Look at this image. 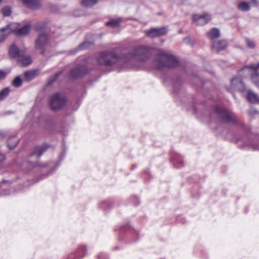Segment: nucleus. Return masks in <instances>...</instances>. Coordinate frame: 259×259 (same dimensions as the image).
<instances>
[{
  "instance_id": "nucleus-22",
  "label": "nucleus",
  "mask_w": 259,
  "mask_h": 259,
  "mask_svg": "<svg viewBox=\"0 0 259 259\" xmlns=\"http://www.w3.org/2000/svg\"><path fill=\"white\" fill-rule=\"evenodd\" d=\"M18 143V139L16 136H13L9 138L7 141L8 148L12 150L15 148Z\"/></svg>"
},
{
  "instance_id": "nucleus-3",
  "label": "nucleus",
  "mask_w": 259,
  "mask_h": 259,
  "mask_svg": "<svg viewBox=\"0 0 259 259\" xmlns=\"http://www.w3.org/2000/svg\"><path fill=\"white\" fill-rule=\"evenodd\" d=\"M151 48L149 47L141 46L135 48L128 53L123 57L124 65L123 67H130L135 60L145 61L151 56Z\"/></svg>"
},
{
  "instance_id": "nucleus-15",
  "label": "nucleus",
  "mask_w": 259,
  "mask_h": 259,
  "mask_svg": "<svg viewBox=\"0 0 259 259\" xmlns=\"http://www.w3.org/2000/svg\"><path fill=\"white\" fill-rule=\"evenodd\" d=\"M39 74V71L37 70H31L26 71L23 73V80L26 82H29L36 78Z\"/></svg>"
},
{
  "instance_id": "nucleus-28",
  "label": "nucleus",
  "mask_w": 259,
  "mask_h": 259,
  "mask_svg": "<svg viewBox=\"0 0 259 259\" xmlns=\"http://www.w3.org/2000/svg\"><path fill=\"white\" fill-rule=\"evenodd\" d=\"M63 73V71H60L56 73H55L54 75L51 76L48 81V85H52L59 77V76Z\"/></svg>"
},
{
  "instance_id": "nucleus-23",
  "label": "nucleus",
  "mask_w": 259,
  "mask_h": 259,
  "mask_svg": "<svg viewBox=\"0 0 259 259\" xmlns=\"http://www.w3.org/2000/svg\"><path fill=\"white\" fill-rule=\"evenodd\" d=\"M121 21L122 19L121 18L117 19H112L106 23V25L107 26H110L112 28H115L118 27L120 25Z\"/></svg>"
},
{
  "instance_id": "nucleus-12",
  "label": "nucleus",
  "mask_w": 259,
  "mask_h": 259,
  "mask_svg": "<svg viewBox=\"0 0 259 259\" xmlns=\"http://www.w3.org/2000/svg\"><path fill=\"white\" fill-rule=\"evenodd\" d=\"M49 147L47 144L35 146L29 155V158L33 156H35L37 159L39 158L47 150Z\"/></svg>"
},
{
  "instance_id": "nucleus-18",
  "label": "nucleus",
  "mask_w": 259,
  "mask_h": 259,
  "mask_svg": "<svg viewBox=\"0 0 259 259\" xmlns=\"http://www.w3.org/2000/svg\"><path fill=\"white\" fill-rule=\"evenodd\" d=\"M23 51H20L15 45H12L9 49V55L12 58H18Z\"/></svg>"
},
{
  "instance_id": "nucleus-43",
  "label": "nucleus",
  "mask_w": 259,
  "mask_h": 259,
  "mask_svg": "<svg viewBox=\"0 0 259 259\" xmlns=\"http://www.w3.org/2000/svg\"><path fill=\"white\" fill-rule=\"evenodd\" d=\"M2 0H0V4H1V3H2Z\"/></svg>"
},
{
  "instance_id": "nucleus-34",
  "label": "nucleus",
  "mask_w": 259,
  "mask_h": 259,
  "mask_svg": "<svg viewBox=\"0 0 259 259\" xmlns=\"http://www.w3.org/2000/svg\"><path fill=\"white\" fill-rule=\"evenodd\" d=\"M46 25L45 23H37L34 26V30L36 31H40L45 29Z\"/></svg>"
},
{
  "instance_id": "nucleus-31",
  "label": "nucleus",
  "mask_w": 259,
  "mask_h": 259,
  "mask_svg": "<svg viewBox=\"0 0 259 259\" xmlns=\"http://www.w3.org/2000/svg\"><path fill=\"white\" fill-rule=\"evenodd\" d=\"M22 84V80L19 76L16 77L12 82V85L16 88L20 87Z\"/></svg>"
},
{
  "instance_id": "nucleus-1",
  "label": "nucleus",
  "mask_w": 259,
  "mask_h": 259,
  "mask_svg": "<svg viewBox=\"0 0 259 259\" xmlns=\"http://www.w3.org/2000/svg\"><path fill=\"white\" fill-rule=\"evenodd\" d=\"M210 118L212 120L225 124L238 125L241 127L247 136L250 133V128L239 120L233 112L223 107L215 106L210 115Z\"/></svg>"
},
{
  "instance_id": "nucleus-35",
  "label": "nucleus",
  "mask_w": 259,
  "mask_h": 259,
  "mask_svg": "<svg viewBox=\"0 0 259 259\" xmlns=\"http://www.w3.org/2000/svg\"><path fill=\"white\" fill-rule=\"evenodd\" d=\"M3 15L4 16H9L11 14V10L9 7H5L2 10Z\"/></svg>"
},
{
  "instance_id": "nucleus-21",
  "label": "nucleus",
  "mask_w": 259,
  "mask_h": 259,
  "mask_svg": "<svg viewBox=\"0 0 259 259\" xmlns=\"http://www.w3.org/2000/svg\"><path fill=\"white\" fill-rule=\"evenodd\" d=\"M247 146H250L254 150H259V137H255L253 140L248 139V141L245 142Z\"/></svg>"
},
{
  "instance_id": "nucleus-2",
  "label": "nucleus",
  "mask_w": 259,
  "mask_h": 259,
  "mask_svg": "<svg viewBox=\"0 0 259 259\" xmlns=\"http://www.w3.org/2000/svg\"><path fill=\"white\" fill-rule=\"evenodd\" d=\"M123 48L117 47L110 51H104L99 53L97 57L98 63L102 65L110 66L117 63L123 62L125 53H122Z\"/></svg>"
},
{
  "instance_id": "nucleus-20",
  "label": "nucleus",
  "mask_w": 259,
  "mask_h": 259,
  "mask_svg": "<svg viewBox=\"0 0 259 259\" xmlns=\"http://www.w3.org/2000/svg\"><path fill=\"white\" fill-rule=\"evenodd\" d=\"M10 25L8 24L0 29V43L3 41L10 32Z\"/></svg>"
},
{
  "instance_id": "nucleus-13",
  "label": "nucleus",
  "mask_w": 259,
  "mask_h": 259,
  "mask_svg": "<svg viewBox=\"0 0 259 259\" xmlns=\"http://www.w3.org/2000/svg\"><path fill=\"white\" fill-rule=\"evenodd\" d=\"M227 46V42L225 40H219L214 41L211 43V49L213 52L219 53L221 51L224 50Z\"/></svg>"
},
{
  "instance_id": "nucleus-37",
  "label": "nucleus",
  "mask_w": 259,
  "mask_h": 259,
  "mask_svg": "<svg viewBox=\"0 0 259 259\" xmlns=\"http://www.w3.org/2000/svg\"><path fill=\"white\" fill-rule=\"evenodd\" d=\"M183 82L182 80L180 77H177L176 79L174 81V88L175 90H176V88L180 84H181Z\"/></svg>"
},
{
  "instance_id": "nucleus-9",
  "label": "nucleus",
  "mask_w": 259,
  "mask_h": 259,
  "mask_svg": "<svg viewBox=\"0 0 259 259\" xmlns=\"http://www.w3.org/2000/svg\"><path fill=\"white\" fill-rule=\"evenodd\" d=\"M211 20V16L208 13L195 14L193 16V20L197 25L203 26Z\"/></svg>"
},
{
  "instance_id": "nucleus-11",
  "label": "nucleus",
  "mask_w": 259,
  "mask_h": 259,
  "mask_svg": "<svg viewBox=\"0 0 259 259\" xmlns=\"http://www.w3.org/2000/svg\"><path fill=\"white\" fill-rule=\"evenodd\" d=\"M231 88L238 92H243L245 91V84L239 77H234L231 80Z\"/></svg>"
},
{
  "instance_id": "nucleus-41",
  "label": "nucleus",
  "mask_w": 259,
  "mask_h": 259,
  "mask_svg": "<svg viewBox=\"0 0 259 259\" xmlns=\"http://www.w3.org/2000/svg\"><path fill=\"white\" fill-rule=\"evenodd\" d=\"M6 76L5 72L3 70H0V79L4 78Z\"/></svg>"
},
{
  "instance_id": "nucleus-10",
  "label": "nucleus",
  "mask_w": 259,
  "mask_h": 259,
  "mask_svg": "<svg viewBox=\"0 0 259 259\" xmlns=\"http://www.w3.org/2000/svg\"><path fill=\"white\" fill-rule=\"evenodd\" d=\"M247 71V73L253 71V72L251 73V77L254 76L256 77L259 76V63L256 65L251 64L248 65H245L241 69L239 70V73L241 76H245L241 74L243 71Z\"/></svg>"
},
{
  "instance_id": "nucleus-5",
  "label": "nucleus",
  "mask_w": 259,
  "mask_h": 259,
  "mask_svg": "<svg viewBox=\"0 0 259 259\" xmlns=\"http://www.w3.org/2000/svg\"><path fill=\"white\" fill-rule=\"evenodd\" d=\"M66 103V96L61 93H57L53 95L50 98L49 102L51 109L54 111L62 109L65 106Z\"/></svg>"
},
{
  "instance_id": "nucleus-4",
  "label": "nucleus",
  "mask_w": 259,
  "mask_h": 259,
  "mask_svg": "<svg viewBox=\"0 0 259 259\" xmlns=\"http://www.w3.org/2000/svg\"><path fill=\"white\" fill-rule=\"evenodd\" d=\"M179 61L172 55L160 53L156 55L153 61L154 66L159 70L173 69L178 67Z\"/></svg>"
},
{
  "instance_id": "nucleus-8",
  "label": "nucleus",
  "mask_w": 259,
  "mask_h": 259,
  "mask_svg": "<svg viewBox=\"0 0 259 259\" xmlns=\"http://www.w3.org/2000/svg\"><path fill=\"white\" fill-rule=\"evenodd\" d=\"M167 32L166 27L152 28L145 30L146 35L150 38L159 37L165 35Z\"/></svg>"
},
{
  "instance_id": "nucleus-33",
  "label": "nucleus",
  "mask_w": 259,
  "mask_h": 259,
  "mask_svg": "<svg viewBox=\"0 0 259 259\" xmlns=\"http://www.w3.org/2000/svg\"><path fill=\"white\" fill-rule=\"evenodd\" d=\"M100 206L104 209L110 208L112 206V202L109 200L104 201L101 203Z\"/></svg>"
},
{
  "instance_id": "nucleus-32",
  "label": "nucleus",
  "mask_w": 259,
  "mask_h": 259,
  "mask_svg": "<svg viewBox=\"0 0 259 259\" xmlns=\"http://www.w3.org/2000/svg\"><path fill=\"white\" fill-rule=\"evenodd\" d=\"M10 89L9 88H5L0 91V101L4 100L9 95Z\"/></svg>"
},
{
  "instance_id": "nucleus-36",
  "label": "nucleus",
  "mask_w": 259,
  "mask_h": 259,
  "mask_svg": "<svg viewBox=\"0 0 259 259\" xmlns=\"http://www.w3.org/2000/svg\"><path fill=\"white\" fill-rule=\"evenodd\" d=\"M28 163L29 164V168H33V167H35L37 166H42V167H46V164H41L40 163H39V162H30V161H28Z\"/></svg>"
},
{
  "instance_id": "nucleus-40",
  "label": "nucleus",
  "mask_w": 259,
  "mask_h": 259,
  "mask_svg": "<svg viewBox=\"0 0 259 259\" xmlns=\"http://www.w3.org/2000/svg\"><path fill=\"white\" fill-rule=\"evenodd\" d=\"M98 259H107V257H106L105 254H104L103 253H101L98 255Z\"/></svg>"
},
{
  "instance_id": "nucleus-24",
  "label": "nucleus",
  "mask_w": 259,
  "mask_h": 259,
  "mask_svg": "<svg viewBox=\"0 0 259 259\" xmlns=\"http://www.w3.org/2000/svg\"><path fill=\"white\" fill-rule=\"evenodd\" d=\"M98 0H82L81 5L85 8H91L97 4Z\"/></svg>"
},
{
  "instance_id": "nucleus-19",
  "label": "nucleus",
  "mask_w": 259,
  "mask_h": 259,
  "mask_svg": "<svg viewBox=\"0 0 259 259\" xmlns=\"http://www.w3.org/2000/svg\"><path fill=\"white\" fill-rule=\"evenodd\" d=\"M18 58V61L21 62L24 66L28 65L32 62L31 57L29 56H25L24 51Z\"/></svg>"
},
{
  "instance_id": "nucleus-27",
  "label": "nucleus",
  "mask_w": 259,
  "mask_h": 259,
  "mask_svg": "<svg viewBox=\"0 0 259 259\" xmlns=\"http://www.w3.org/2000/svg\"><path fill=\"white\" fill-rule=\"evenodd\" d=\"M30 31V26L26 25L20 28L17 31V34L19 35H24L27 34Z\"/></svg>"
},
{
  "instance_id": "nucleus-38",
  "label": "nucleus",
  "mask_w": 259,
  "mask_h": 259,
  "mask_svg": "<svg viewBox=\"0 0 259 259\" xmlns=\"http://www.w3.org/2000/svg\"><path fill=\"white\" fill-rule=\"evenodd\" d=\"M251 80L252 82L259 89V78L252 76L251 77Z\"/></svg>"
},
{
  "instance_id": "nucleus-7",
  "label": "nucleus",
  "mask_w": 259,
  "mask_h": 259,
  "mask_svg": "<svg viewBox=\"0 0 259 259\" xmlns=\"http://www.w3.org/2000/svg\"><path fill=\"white\" fill-rule=\"evenodd\" d=\"M89 72V70L85 66L79 64L70 70L69 77L72 79L80 78Z\"/></svg>"
},
{
  "instance_id": "nucleus-14",
  "label": "nucleus",
  "mask_w": 259,
  "mask_h": 259,
  "mask_svg": "<svg viewBox=\"0 0 259 259\" xmlns=\"http://www.w3.org/2000/svg\"><path fill=\"white\" fill-rule=\"evenodd\" d=\"M21 2L28 8L36 10L40 8L41 4L39 0H21Z\"/></svg>"
},
{
  "instance_id": "nucleus-39",
  "label": "nucleus",
  "mask_w": 259,
  "mask_h": 259,
  "mask_svg": "<svg viewBox=\"0 0 259 259\" xmlns=\"http://www.w3.org/2000/svg\"><path fill=\"white\" fill-rule=\"evenodd\" d=\"M246 41L247 44V46L248 47H249L251 49H253L255 48V44L253 40H251L249 39V38H246Z\"/></svg>"
},
{
  "instance_id": "nucleus-29",
  "label": "nucleus",
  "mask_w": 259,
  "mask_h": 259,
  "mask_svg": "<svg viewBox=\"0 0 259 259\" xmlns=\"http://www.w3.org/2000/svg\"><path fill=\"white\" fill-rule=\"evenodd\" d=\"M173 163L175 167L180 168L183 166V161L181 157L175 156L173 158Z\"/></svg>"
},
{
  "instance_id": "nucleus-30",
  "label": "nucleus",
  "mask_w": 259,
  "mask_h": 259,
  "mask_svg": "<svg viewBox=\"0 0 259 259\" xmlns=\"http://www.w3.org/2000/svg\"><path fill=\"white\" fill-rule=\"evenodd\" d=\"M238 8L242 11L246 12L250 10V7L248 3L243 2L238 5Z\"/></svg>"
},
{
  "instance_id": "nucleus-17",
  "label": "nucleus",
  "mask_w": 259,
  "mask_h": 259,
  "mask_svg": "<svg viewBox=\"0 0 259 259\" xmlns=\"http://www.w3.org/2000/svg\"><path fill=\"white\" fill-rule=\"evenodd\" d=\"M206 35L211 40V43H212L213 41H215L214 39L220 37V31L217 28H213L206 33Z\"/></svg>"
},
{
  "instance_id": "nucleus-16",
  "label": "nucleus",
  "mask_w": 259,
  "mask_h": 259,
  "mask_svg": "<svg viewBox=\"0 0 259 259\" xmlns=\"http://www.w3.org/2000/svg\"><path fill=\"white\" fill-rule=\"evenodd\" d=\"M87 248L84 246L79 247L75 253L69 255L68 259H80L85 255Z\"/></svg>"
},
{
  "instance_id": "nucleus-6",
  "label": "nucleus",
  "mask_w": 259,
  "mask_h": 259,
  "mask_svg": "<svg viewBox=\"0 0 259 259\" xmlns=\"http://www.w3.org/2000/svg\"><path fill=\"white\" fill-rule=\"evenodd\" d=\"M49 42V36L46 33H41L35 39L34 47L37 50H40L42 55H44L46 47Z\"/></svg>"
},
{
  "instance_id": "nucleus-42",
  "label": "nucleus",
  "mask_w": 259,
  "mask_h": 259,
  "mask_svg": "<svg viewBox=\"0 0 259 259\" xmlns=\"http://www.w3.org/2000/svg\"><path fill=\"white\" fill-rule=\"evenodd\" d=\"M6 158L5 154L0 153V162L3 161Z\"/></svg>"
},
{
  "instance_id": "nucleus-25",
  "label": "nucleus",
  "mask_w": 259,
  "mask_h": 259,
  "mask_svg": "<svg viewBox=\"0 0 259 259\" xmlns=\"http://www.w3.org/2000/svg\"><path fill=\"white\" fill-rule=\"evenodd\" d=\"M91 45V42L88 41L80 44L77 48L72 51V54H75L78 50H83L88 48Z\"/></svg>"
},
{
  "instance_id": "nucleus-26",
  "label": "nucleus",
  "mask_w": 259,
  "mask_h": 259,
  "mask_svg": "<svg viewBox=\"0 0 259 259\" xmlns=\"http://www.w3.org/2000/svg\"><path fill=\"white\" fill-rule=\"evenodd\" d=\"M248 100L252 103H259V97L254 93L249 92L247 95Z\"/></svg>"
}]
</instances>
